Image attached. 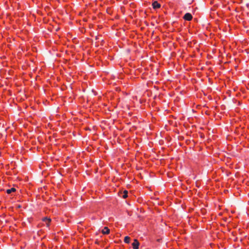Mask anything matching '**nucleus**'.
Segmentation results:
<instances>
[{
    "label": "nucleus",
    "instance_id": "f257e3e1",
    "mask_svg": "<svg viewBox=\"0 0 249 249\" xmlns=\"http://www.w3.org/2000/svg\"><path fill=\"white\" fill-rule=\"evenodd\" d=\"M132 246L133 249H139L140 243L138 240L136 239H134L133 243L132 244Z\"/></svg>",
    "mask_w": 249,
    "mask_h": 249
},
{
    "label": "nucleus",
    "instance_id": "f03ea898",
    "mask_svg": "<svg viewBox=\"0 0 249 249\" xmlns=\"http://www.w3.org/2000/svg\"><path fill=\"white\" fill-rule=\"evenodd\" d=\"M42 221L45 223L47 227L49 228L50 223L51 222V219L50 218L45 217L42 219Z\"/></svg>",
    "mask_w": 249,
    "mask_h": 249
},
{
    "label": "nucleus",
    "instance_id": "7ed1b4c3",
    "mask_svg": "<svg viewBox=\"0 0 249 249\" xmlns=\"http://www.w3.org/2000/svg\"><path fill=\"white\" fill-rule=\"evenodd\" d=\"M193 18L192 15L190 13H187L185 14L183 18L187 21H190Z\"/></svg>",
    "mask_w": 249,
    "mask_h": 249
},
{
    "label": "nucleus",
    "instance_id": "20e7f679",
    "mask_svg": "<svg viewBox=\"0 0 249 249\" xmlns=\"http://www.w3.org/2000/svg\"><path fill=\"white\" fill-rule=\"evenodd\" d=\"M153 8L155 9L160 8V4L157 1H154L152 3Z\"/></svg>",
    "mask_w": 249,
    "mask_h": 249
},
{
    "label": "nucleus",
    "instance_id": "39448f33",
    "mask_svg": "<svg viewBox=\"0 0 249 249\" xmlns=\"http://www.w3.org/2000/svg\"><path fill=\"white\" fill-rule=\"evenodd\" d=\"M102 232L104 234H108L110 232V230L107 227H105L102 231Z\"/></svg>",
    "mask_w": 249,
    "mask_h": 249
},
{
    "label": "nucleus",
    "instance_id": "423d86ee",
    "mask_svg": "<svg viewBox=\"0 0 249 249\" xmlns=\"http://www.w3.org/2000/svg\"><path fill=\"white\" fill-rule=\"evenodd\" d=\"M16 191V189L15 188H12L11 189H7L6 190V193L8 194H11V193L12 192H14Z\"/></svg>",
    "mask_w": 249,
    "mask_h": 249
},
{
    "label": "nucleus",
    "instance_id": "0eeeda50",
    "mask_svg": "<svg viewBox=\"0 0 249 249\" xmlns=\"http://www.w3.org/2000/svg\"><path fill=\"white\" fill-rule=\"evenodd\" d=\"M130 238L128 236H125L124 239V242L125 243H129L130 242Z\"/></svg>",
    "mask_w": 249,
    "mask_h": 249
},
{
    "label": "nucleus",
    "instance_id": "6e6552de",
    "mask_svg": "<svg viewBox=\"0 0 249 249\" xmlns=\"http://www.w3.org/2000/svg\"><path fill=\"white\" fill-rule=\"evenodd\" d=\"M127 197V191L125 190L124 192L123 198H125Z\"/></svg>",
    "mask_w": 249,
    "mask_h": 249
}]
</instances>
